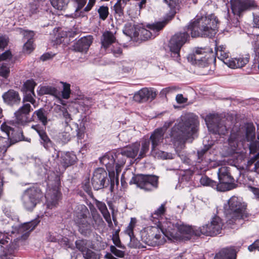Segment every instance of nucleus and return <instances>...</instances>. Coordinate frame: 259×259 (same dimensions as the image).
<instances>
[{"mask_svg":"<svg viewBox=\"0 0 259 259\" xmlns=\"http://www.w3.org/2000/svg\"><path fill=\"white\" fill-rule=\"evenodd\" d=\"M200 183L203 186H211L212 187L217 186L216 182L210 179L206 176H202L200 179Z\"/></svg>","mask_w":259,"mask_h":259,"instance_id":"43","label":"nucleus"},{"mask_svg":"<svg viewBox=\"0 0 259 259\" xmlns=\"http://www.w3.org/2000/svg\"><path fill=\"white\" fill-rule=\"evenodd\" d=\"M53 7L58 10H63L69 3V0H50Z\"/></svg>","mask_w":259,"mask_h":259,"instance_id":"41","label":"nucleus"},{"mask_svg":"<svg viewBox=\"0 0 259 259\" xmlns=\"http://www.w3.org/2000/svg\"><path fill=\"white\" fill-rule=\"evenodd\" d=\"M109 180L106 171L103 168H97L94 172L92 179V185L95 190H98L108 185Z\"/></svg>","mask_w":259,"mask_h":259,"instance_id":"19","label":"nucleus"},{"mask_svg":"<svg viewBox=\"0 0 259 259\" xmlns=\"http://www.w3.org/2000/svg\"><path fill=\"white\" fill-rule=\"evenodd\" d=\"M224 223L218 216L213 218L210 223L200 227V235L214 236L221 233Z\"/></svg>","mask_w":259,"mask_h":259,"instance_id":"17","label":"nucleus"},{"mask_svg":"<svg viewBox=\"0 0 259 259\" xmlns=\"http://www.w3.org/2000/svg\"><path fill=\"white\" fill-rule=\"evenodd\" d=\"M136 223L137 220L136 218H131L130 223L125 230V233L130 236L131 240L133 239L135 237L133 231Z\"/></svg>","mask_w":259,"mask_h":259,"instance_id":"42","label":"nucleus"},{"mask_svg":"<svg viewBox=\"0 0 259 259\" xmlns=\"http://www.w3.org/2000/svg\"><path fill=\"white\" fill-rule=\"evenodd\" d=\"M63 84V89L62 91V97L63 99H67L70 97V85L66 82H62Z\"/></svg>","mask_w":259,"mask_h":259,"instance_id":"50","label":"nucleus"},{"mask_svg":"<svg viewBox=\"0 0 259 259\" xmlns=\"http://www.w3.org/2000/svg\"><path fill=\"white\" fill-rule=\"evenodd\" d=\"M215 53L218 58L222 61L225 64H226V61H230L231 59H228L229 53L226 52V48L223 46H220L215 48Z\"/></svg>","mask_w":259,"mask_h":259,"instance_id":"38","label":"nucleus"},{"mask_svg":"<svg viewBox=\"0 0 259 259\" xmlns=\"http://www.w3.org/2000/svg\"><path fill=\"white\" fill-rule=\"evenodd\" d=\"M10 74V68L5 64L0 65V76L7 78Z\"/></svg>","mask_w":259,"mask_h":259,"instance_id":"54","label":"nucleus"},{"mask_svg":"<svg viewBox=\"0 0 259 259\" xmlns=\"http://www.w3.org/2000/svg\"><path fill=\"white\" fill-rule=\"evenodd\" d=\"M165 222H161L157 226H150L141 232L142 241L149 246H158L166 242V234L163 229V225Z\"/></svg>","mask_w":259,"mask_h":259,"instance_id":"7","label":"nucleus"},{"mask_svg":"<svg viewBox=\"0 0 259 259\" xmlns=\"http://www.w3.org/2000/svg\"><path fill=\"white\" fill-rule=\"evenodd\" d=\"M219 183L217 184V189L219 191H226L235 188L234 179L231 176L229 167L222 166L218 172Z\"/></svg>","mask_w":259,"mask_h":259,"instance_id":"13","label":"nucleus"},{"mask_svg":"<svg viewBox=\"0 0 259 259\" xmlns=\"http://www.w3.org/2000/svg\"><path fill=\"white\" fill-rule=\"evenodd\" d=\"M166 212L165 204H162L158 208H157L150 216V220L154 222V224L160 225L161 222H163L166 219L163 220V217Z\"/></svg>","mask_w":259,"mask_h":259,"instance_id":"28","label":"nucleus"},{"mask_svg":"<svg viewBox=\"0 0 259 259\" xmlns=\"http://www.w3.org/2000/svg\"><path fill=\"white\" fill-rule=\"evenodd\" d=\"M163 229L166 238L172 242L189 240L193 235L200 236V227L198 229L185 225L181 221L166 220Z\"/></svg>","mask_w":259,"mask_h":259,"instance_id":"2","label":"nucleus"},{"mask_svg":"<svg viewBox=\"0 0 259 259\" xmlns=\"http://www.w3.org/2000/svg\"><path fill=\"white\" fill-rule=\"evenodd\" d=\"M93 38L91 35L80 38L73 46V50L79 52H86L93 42Z\"/></svg>","mask_w":259,"mask_h":259,"instance_id":"23","label":"nucleus"},{"mask_svg":"<svg viewBox=\"0 0 259 259\" xmlns=\"http://www.w3.org/2000/svg\"><path fill=\"white\" fill-rule=\"evenodd\" d=\"M34 96L32 92L26 93L23 98V104L14 113L16 122L19 124L23 125L27 122V115L33 110L29 103H24L25 102H29L32 104L35 103Z\"/></svg>","mask_w":259,"mask_h":259,"instance_id":"11","label":"nucleus"},{"mask_svg":"<svg viewBox=\"0 0 259 259\" xmlns=\"http://www.w3.org/2000/svg\"><path fill=\"white\" fill-rule=\"evenodd\" d=\"M140 147V143L136 142L131 146L122 149V150L126 157L135 158L139 153Z\"/></svg>","mask_w":259,"mask_h":259,"instance_id":"35","label":"nucleus"},{"mask_svg":"<svg viewBox=\"0 0 259 259\" xmlns=\"http://www.w3.org/2000/svg\"><path fill=\"white\" fill-rule=\"evenodd\" d=\"M158 177L153 175H134L129 183L135 184L145 191H152L158 187Z\"/></svg>","mask_w":259,"mask_h":259,"instance_id":"12","label":"nucleus"},{"mask_svg":"<svg viewBox=\"0 0 259 259\" xmlns=\"http://www.w3.org/2000/svg\"><path fill=\"white\" fill-rule=\"evenodd\" d=\"M23 135L21 132L17 133L14 138H11L10 136L9 137H8V140L10 143L9 147L20 141H22L23 140Z\"/></svg>","mask_w":259,"mask_h":259,"instance_id":"53","label":"nucleus"},{"mask_svg":"<svg viewBox=\"0 0 259 259\" xmlns=\"http://www.w3.org/2000/svg\"><path fill=\"white\" fill-rule=\"evenodd\" d=\"M205 121L209 131L213 134L225 135L227 132L226 126L224 121L220 119V117L216 114H210L206 116Z\"/></svg>","mask_w":259,"mask_h":259,"instance_id":"16","label":"nucleus"},{"mask_svg":"<svg viewBox=\"0 0 259 259\" xmlns=\"http://www.w3.org/2000/svg\"><path fill=\"white\" fill-rule=\"evenodd\" d=\"M41 91L44 94H48L53 96H57L58 93V91L56 88L50 86L42 87L41 89Z\"/></svg>","mask_w":259,"mask_h":259,"instance_id":"45","label":"nucleus"},{"mask_svg":"<svg viewBox=\"0 0 259 259\" xmlns=\"http://www.w3.org/2000/svg\"><path fill=\"white\" fill-rule=\"evenodd\" d=\"M255 138V127L251 123L247 124L244 128L242 127L236 133L233 130L230 135L229 143L231 146L236 147L239 142L251 141L249 145L251 153H255L257 150L258 144L253 142Z\"/></svg>","mask_w":259,"mask_h":259,"instance_id":"6","label":"nucleus"},{"mask_svg":"<svg viewBox=\"0 0 259 259\" xmlns=\"http://www.w3.org/2000/svg\"><path fill=\"white\" fill-rule=\"evenodd\" d=\"M76 248L81 252L82 255L84 253H85L89 249L88 247V241L85 239H79L75 242Z\"/></svg>","mask_w":259,"mask_h":259,"instance_id":"40","label":"nucleus"},{"mask_svg":"<svg viewBox=\"0 0 259 259\" xmlns=\"http://www.w3.org/2000/svg\"><path fill=\"white\" fill-rule=\"evenodd\" d=\"M253 50L256 56L259 57V35L257 36L253 45Z\"/></svg>","mask_w":259,"mask_h":259,"instance_id":"64","label":"nucleus"},{"mask_svg":"<svg viewBox=\"0 0 259 259\" xmlns=\"http://www.w3.org/2000/svg\"><path fill=\"white\" fill-rule=\"evenodd\" d=\"M138 26H135L131 23H127L125 24L123 29V32L126 36L133 38L137 37L139 35Z\"/></svg>","mask_w":259,"mask_h":259,"instance_id":"36","label":"nucleus"},{"mask_svg":"<svg viewBox=\"0 0 259 259\" xmlns=\"http://www.w3.org/2000/svg\"><path fill=\"white\" fill-rule=\"evenodd\" d=\"M84 259H100L101 255L89 249L82 255Z\"/></svg>","mask_w":259,"mask_h":259,"instance_id":"44","label":"nucleus"},{"mask_svg":"<svg viewBox=\"0 0 259 259\" xmlns=\"http://www.w3.org/2000/svg\"><path fill=\"white\" fill-rule=\"evenodd\" d=\"M111 252L113 253L115 255L119 257H122L124 256V253L123 251L117 249L115 246L111 245L110 247Z\"/></svg>","mask_w":259,"mask_h":259,"instance_id":"58","label":"nucleus"},{"mask_svg":"<svg viewBox=\"0 0 259 259\" xmlns=\"http://www.w3.org/2000/svg\"><path fill=\"white\" fill-rule=\"evenodd\" d=\"M252 15L253 16V26L259 28V7L256 6L253 9Z\"/></svg>","mask_w":259,"mask_h":259,"instance_id":"46","label":"nucleus"},{"mask_svg":"<svg viewBox=\"0 0 259 259\" xmlns=\"http://www.w3.org/2000/svg\"><path fill=\"white\" fill-rule=\"evenodd\" d=\"M247 204L241 198L232 196L224 205L225 213L232 217L229 223H233L234 220L235 224L241 220L248 221L251 214L247 210Z\"/></svg>","mask_w":259,"mask_h":259,"instance_id":"4","label":"nucleus"},{"mask_svg":"<svg viewBox=\"0 0 259 259\" xmlns=\"http://www.w3.org/2000/svg\"><path fill=\"white\" fill-rule=\"evenodd\" d=\"M164 133L161 129H155L151 134L149 140L151 142L152 151H154L157 146L163 143Z\"/></svg>","mask_w":259,"mask_h":259,"instance_id":"27","label":"nucleus"},{"mask_svg":"<svg viewBox=\"0 0 259 259\" xmlns=\"http://www.w3.org/2000/svg\"><path fill=\"white\" fill-rule=\"evenodd\" d=\"M189 37L187 32L176 33L170 38L168 47L171 52V56L178 61L180 57V51L182 47L187 41Z\"/></svg>","mask_w":259,"mask_h":259,"instance_id":"15","label":"nucleus"},{"mask_svg":"<svg viewBox=\"0 0 259 259\" xmlns=\"http://www.w3.org/2000/svg\"><path fill=\"white\" fill-rule=\"evenodd\" d=\"M198 124L195 116L187 115L183 116L178 124L171 128L170 137L176 141L186 139L196 132Z\"/></svg>","mask_w":259,"mask_h":259,"instance_id":"5","label":"nucleus"},{"mask_svg":"<svg viewBox=\"0 0 259 259\" xmlns=\"http://www.w3.org/2000/svg\"><path fill=\"white\" fill-rule=\"evenodd\" d=\"M116 37L114 34L110 31H105L101 37V48L106 50L112 44L115 42Z\"/></svg>","mask_w":259,"mask_h":259,"instance_id":"31","label":"nucleus"},{"mask_svg":"<svg viewBox=\"0 0 259 259\" xmlns=\"http://www.w3.org/2000/svg\"><path fill=\"white\" fill-rule=\"evenodd\" d=\"M44 197V193L36 185L24 191L21 200L24 207L27 210H32L40 203Z\"/></svg>","mask_w":259,"mask_h":259,"instance_id":"8","label":"nucleus"},{"mask_svg":"<svg viewBox=\"0 0 259 259\" xmlns=\"http://www.w3.org/2000/svg\"><path fill=\"white\" fill-rule=\"evenodd\" d=\"M189 37L187 32L176 33L170 38L168 47L171 52V56L178 61L180 57V51L182 47L187 41Z\"/></svg>","mask_w":259,"mask_h":259,"instance_id":"14","label":"nucleus"},{"mask_svg":"<svg viewBox=\"0 0 259 259\" xmlns=\"http://www.w3.org/2000/svg\"><path fill=\"white\" fill-rule=\"evenodd\" d=\"M214 54L211 49L209 48H197L193 56L194 63L199 67L205 69L203 72V74H208L210 71V64L214 60Z\"/></svg>","mask_w":259,"mask_h":259,"instance_id":"9","label":"nucleus"},{"mask_svg":"<svg viewBox=\"0 0 259 259\" xmlns=\"http://www.w3.org/2000/svg\"><path fill=\"white\" fill-rule=\"evenodd\" d=\"M230 3L232 12L238 16L244 11L253 9L256 5L254 0H231Z\"/></svg>","mask_w":259,"mask_h":259,"instance_id":"18","label":"nucleus"},{"mask_svg":"<svg viewBox=\"0 0 259 259\" xmlns=\"http://www.w3.org/2000/svg\"><path fill=\"white\" fill-rule=\"evenodd\" d=\"M140 148L139 151L138 158L141 159L146 156L150 147V140L149 139H143L141 141Z\"/></svg>","mask_w":259,"mask_h":259,"instance_id":"39","label":"nucleus"},{"mask_svg":"<svg viewBox=\"0 0 259 259\" xmlns=\"http://www.w3.org/2000/svg\"><path fill=\"white\" fill-rule=\"evenodd\" d=\"M60 138L64 143L68 142L71 139V136L68 132H63L60 134Z\"/></svg>","mask_w":259,"mask_h":259,"instance_id":"63","label":"nucleus"},{"mask_svg":"<svg viewBox=\"0 0 259 259\" xmlns=\"http://www.w3.org/2000/svg\"><path fill=\"white\" fill-rule=\"evenodd\" d=\"M124 7V5H123L122 3H120V2L118 1L113 7L115 13L119 16L123 15V9Z\"/></svg>","mask_w":259,"mask_h":259,"instance_id":"51","label":"nucleus"},{"mask_svg":"<svg viewBox=\"0 0 259 259\" xmlns=\"http://www.w3.org/2000/svg\"><path fill=\"white\" fill-rule=\"evenodd\" d=\"M119 230H117L115 231V232L112 235V241L113 243L117 247L120 248H124V246L122 244L119 237Z\"/></svg>","mask_w":259,"mask_h":259,"instance_id":"49","label":"nucleus"},{"mask_svg":"<svg viewBox=\"0 0 259 259\" xmlns=\"http://www.w3.org/2000/svg\"><path fill=\"white\" fill-rule=\"evenodd\" d=\"M89 211L84 205L77 206L73 213V221L78 228L79 232L86 236L91 231V225L88 221Z\"/></svg>","mask_w":259,"mask_h":259,"instance_id":"10","label":"nucleus"},{"mask_svg":"<svg viewBox=\"0 0 259 259\" xmlns=\"http://www.w3.org/2000/svg\"><path fill=\"white\" fill-rule=\"evenodd\" d=\"M156 96V92L152 89L143 88L134 95V99L137 102L142 103L146 102L149 99L153 100Z\"/></svg>","mask_w":259,"mask_h":259,"instance_id":"22","label":"nucleus"},{"mask_svg":"<svg viewBox=\"0 0 259 259\" xmlns=\"http://www.w3.org/2000/svg\"><path fill=\"white\" fill-rule=\"evenodd\" d=\"M24 85L25 86L27 92H32V94L34 96H35L34 92V89L36 85V83L33 80H27L24 83Z\"/></svg>","mask_w":259,"mask_h":259,"instance_id":"55","label":"nucleus"},{"mask_svg":"<svg viewBox=\"0 0 259 259\" xmlns=\"http://www.w3.org/2000/svg\"><path fill=\"white\" fill-rule=\"evenodd\" d=\"M93 218L94 220V221L95 222V223L98 226H100L103 225L104 223V221L101 218V217L100 215L99 214H94L93 215Z\"/></svg>","mask_w":259,"mask_h":259,"instance_id":"61","label":"nucleus"},{"mask_svg":"<svg viewBox=\"0 0 259 259\" xmlns=\"http://www.w3.org/2000/svg\"><path fill=\"white\" fill-rule=\"evenodd\" d=\"M1 130L5 133H6L8 137L10 136V132L11 131L13 130V128L8 126L6 123H3L1 126Z\"/></svg>","mask_w":259,"mask_h":259,"instance_id":"62","label":"nucleus"},{"mask_svg":"<svg viewBox=\"0 0 259 259\" xmlns=\"http://www.w3.org/2000/svg\"><path fill=\"white\" fill-rule=\"evenodd\" d=\"M249 56L246 55L238 58L231 59L230 61H226V65L231 68H240L244 67L249 61Z\"/></svg>","mask_w":259,"mask_h":259,"instance_id":"26","label":"nucleus"},{"mask_svg":"<svg viewBox=\"0 0 259 259\" xmlns=\"http://www.w3.org/2000/svg\"><path fill=\"white\" fill-rule=\"evenodd\" d=\"M95 2L96 0H89L88 5L83 9V10L80 12V14H79V16H82L83 14H81L83 13V12H88L89 11H90L93 8V7L94 6Z\"/></svg>","mask_w":259,"mask_h":259,"instance_id":"60","label":"nucleus"},{"mask_svg":"<svg viewBox=\"0 0 259 259\" xmlns=\"http://www.w3.org/2000/svg\"><path fill=\"white\" fill-rule=\"evenodd\" d=\"M21 33L23 35L24 39L27 40H33L34 32L31 30H22Z\"/></svg>","mask_w":259,"mask_h":259,"instance_id":"57","label":"nucleus"},{"mask_svg":"<svg viewBox=\"0 0 259 259\" xmlns=\"http://www.w3.org/2000/svg\"><path fill=\"white\" fill-rule=\"evenodd\" d=\"M236 252L232 248H223L215 255L214 259H236Z\"/></svg>","mask_w":259,"mask_h":259,"instance_id":"33","label":"nucleus"},{"mask_svg":"<svg viewBox=\"0 0 259 259\" xmlns=\"http://www.w3.org/2000/svg\"><path fill=\"white\" fill-rule=\"evenodd\" d=\"M113 154L115 160L116 176L118 177L121 170V167L123 166L125 163L126 156L122 149L118 150Z\"/></svg>","mask_w":259,"mask_h":259,"instance_id":"25","label":"nucleus"},{"mask_svg":"<svg viewBox=\"0 0 259 259\" xmlns=\"http://www.w3.org/2000/svg\"><path fill=\"white\" fill-rule=\"evenodd\" d=\"M31 127L38 134L41 139L40 143L45 148L49 149L52 146V142L45 132L39 130L38 125H32Z\"/></svg>","mask_w":259,"mask_h":259,"instance_id":"34","label":"nucleus"},{"mask_svg":"<svg viewBox=\"0 0 259 259\" xmlns=\"http://www.w3.org/2000/svg\"><path fill=\"white\" fill-rule=\"evenodd\" d=\"M60 195V192L57 189H50L45 195L47 207L52 209L56 207L58 204Z\"/></svg>","mask_w":259,"mask_h":259,"instance_id":"24","label":"nucleus"},{"mask_svg":"<svg viewBox=\"0 0 259 259\" xmlns=\"http://www.w3.org/2000/svg\"><path fill=\"white\" fill-rule=\"evenodd\" d=\"M219 20L213 14L199 16L192 20L188 26L192 37H212L218 31Z\"/></svg>","mask_w":259,"mask_h":259,"instance_id":"1","label":"nucleus"},{"mask_svg":"<svg viewBox=\"0 0 259 259\" xmlns=\"http://www.w3.org/2000/svg\"><path fill=\"white\" fill-rule=\"evenodd\" d=\"M95 204L101 213L102 214L104 218L107 222L108 226L111 228L112 227L113 224L111 219L110 214L108 210L107 207L105 203L103 202L100 201L97 199H95Z\"/></svg>","mask_w":259,"mask_h":259,"instance_id":"32","label":"nucleus"},{"mask_svg":"<svg viewBox=\"0 0 259 259\" xmlns=\"http://www.w3.org/2000/svg\"><path fill=\"white\" fill-rule=\"evenodd\" d=\"M76 155L70 152H66L61 156V163L65 167L73 165L76 160Z\"/></svg>","mask_w":259,"mask_h":259,"instance_id":"37","label":"nucleus"},{"mask_svg":"<svg viewBox=\"0 0 259 259\" xmlns=\"http://www.w3.org/2000/svg\"><path fill=\"white\" fill-rule=\"evenodd\" d=\"M111 52L116 57L120 56L122 54V49L121 45L118 44L112 45L111 48Z\"/></svg>","mask_w":259,"mask_h":259,"instance_id":"47","label":"nucleus"},{"mask_svg":"<svg viewBox=\"0 0 259 259\" xmlns=\"http://www.w3.org/2000/svg\"><path fill=\"white\" fill-rule=\"evenodd\" d=\"M156 155L158 157H160L162 159H172V155L170 153H168L162 151H159L156 153Z\"/></svg>","mask_w":259,"mask_h":259,"instance_id":"59","label":"nucleus"},{"mask_svg":"<svg viewBox=\"0 0 259 259\" xmlns=\"http://www.w3.org/2000/svg\"><path fill=\"white\" fill-rule=\"evenodd\" d=\"M4 102L7 105L13 106L18 105L21 101V97L18 92L14 90H9L2 96Z\"/></svg>","mask_w":259,"mask_h":259,"instance_id":"21","label":"nucleus"},{"mask_svg":"<svg viewBox=\"0 0 259 259\" xmlns=\"http://www.w3.org/2000/svg\"><path fill=\"white\" fill-rule=\"evenodd\" d=\"M38 223L39 221L35 220L31 222L24 223L21 226H15L13 228L12 233L21 235V238L25 239L28 237L29 233L38 225Z\"/></svg>","mask_w":259,"mask_h":259,"instance_id":"20","label":"nucleus"},{"mask_svg":"<svg viewBox=\"0 0 259 259\" xmlns=\"http://www.w3.org/2000/svg\"><path fill=\"white\" fill-rule=\"evenodd\" d=\"M75 5H76V8L75 9V13H77L79 12L85 6L87 0H72ZM77 15V14H76Z\"/></svg>","mask_w":259,"mask_h":259,"instance_id":"56","label":"nucleus"},{"mask_svg":"<svg viewBox=\"0 0 259 259\" xmlns=\"http://www.w3.org/2000/svg\"><path fill=\"white\" fill-rule=\"evenodd\" d=\"M34 49L33 40H27L23 46V50L25 53L30 54Z\"/></svg>","mask_w":259,"mask_h":259,"instance_id":"52","label":"nucleus"},{"mask_svg":"<svg viewBox=\"0 0 259 259\" xmlns=\"http://www.w3.org/2000/svg\"><path fill=\"white\" fill-rule=\"evenodd\" d=\"M100 161L106 166L109 174L113 173L114 175L115 160L113 153H107L100 159Z\"/></svg>","mask_w":259,"mask_h":259,"instance_id":"29","label":"nucleus"},{"mask_svg":"<svg viewBox=\"0 0 259 259\" xmlns=\"http://www.w3.org/2000/svg\"><path fill=\"white\" fill-rule=\"evenodd\" d=\"M48 114L49 112L47 110L44 108H40L33 113L32 119V120L34 121L36 118L43 125L46 126L50 120L48 119Z\"/></svg>","mask_w":259,"mask_h":259,"instance_id":"30","label":"nucleus"},{"mask_svg":"<svg viewBox=\"0 0 259 259\" xmlns=\"http://www.w3.org/2000/svg\"><path fill=\"white\" fill-rule=\"evenodd\" d=\"M164 1L170 9L169 13L163 21L147 25L148 29L139 27L138 31L141 39L145 40L155 37L158 34V32L174 17L177 11L179 10L180 0H164Z\"/></svg>","mask_w":259,"mask_h":259,"instance_id":"3","label":"nucleus"},{"mask_svg":"<svg viewBox=\"0 0 259 259\" xmlns=\"http://www.w3.org/2000/svg\"><path fill=\"white\" fill-rule=\"evenodd\" d=\"M99 17L101 19L105 20L109 14L108 8L107 6H102L98 9Z\"/></svg>","mask_w":259,"mask_h":259,"instance_id":"48","label":"nucleus"}]
</instances>
